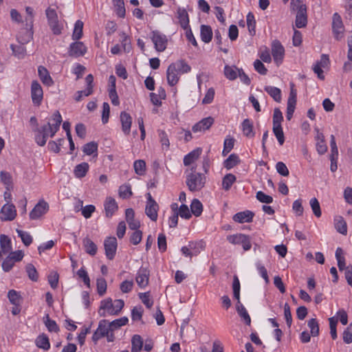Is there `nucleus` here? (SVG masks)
<instances>
[{"label":"nucleus","instance_id":"a18cd8bd","mask_svg":"<svg viewBox=\"0 0 352 352\" xmlns=\"http://www.w3.org/2000/svg\"><path fill=\"white\" fill-rule=\"evenodd\" d=\"M242 131L243 135L246 137H253L254 133H253V125L252 122L249 119H245L242 122Z\"/></svg>","mask_w":352,"mask_h":352},{"label":"nucleus","instance_id":"7ed1b4c3","mask_svg":"<svg viewBox=\"0 0 352 352\" xmlns=\"http://www.w3.org/2000/svg\"><path fill=\"white\" fill-rule=\"evenodd\" d=\"M190 170L191 173L186 177V184L190 191H199L205 185L206 177L201 173H196L195 166L191 167Z\"/></svg>","mask_w":352,"mask_h":352},{"label":"nucleus","instance_id":"774afa93","mask_svg":"<svg viewBox=\"0 0 352 352\" xmlns=\"http://www.w3.org/2000/svg\"><path fill=\"white\" fill-rule=\"evenodd\" d=\"M343 341L346 344L352 343V322L346 328L342 333Z\"/></svg>","mask_w":352,"mask_h":352},{"label":"nucleus","instance_id":"2f4dec72","mask_svg":"<svg viewBox=\"0 0 352 352\" xmlns=\"http://www.w3.org/2000/svg\"><path fill=\"white\" fill-rule=\"evenodd\" d=\"M113 309V302L111 298H109L100 302V306L98 314L100 316H105V311L111 315V310Z\"/></svg>","mask_w":352,"mask_h":352},{"label":"nucleus","instance_id":"4d7b16f0","mask_svg":"<svg viewBox=\"0 0 352 352\" xmlns=\"http://www.w3.org/2000/svg\"><path fill=\"white\" fill-rule=\"evenodd\" d=\"M234 140L232 138L227 137L223 143V149L222 155L223 156L227 155L234 147Z\"/></svg>","mask_w":352,"mask_h":352},{"label":"nucleus","instance_id":"c9c22d12","mask_svg":"<svg viewBox=\"0 0 352 352\" xmlns=\"http://www.w3.org/2000/svg\"><path fill=\"white\" fill-rule=\"evenodd\" d=\"M264 90L276 101L280 102L281 91L279 88L272 86H265Z\"/></svg>","mask_w":352,"mask_h":352},{"label":"nucleus","instance_id":"864d4df0","mask_svg":"<svg viewBox=\"0 0 352 352\" xmlns=\"http://www.w3.org/2000/svg\"><path fill=\"white\" fill-rule=\"evenodd\" d=\"M273 133L279 144L283 145L285 142V136L281 125H273Z\"/></svg>","mask_w":352,"mask_h":352},{"label":"nucleus","instance_id":"a19ab883","mask_svg":"<svg viewBox=\"0 0 352 352\" xmlns=\"http://www.w3.org/2000/svg\"><path fill=\"white\" fill-rule=\"evenodd\" d=\"M43 322L49 331L55 333L59 331V327L58 324L55 320H52L50 318L49 314H46L43 317Z\"/></svg>","mask_w":352,"mask_h":352},{"label":"nucleus","instance_id":"0eeeda50","mask_svg":"<svg viewBox=\"0 0 352 352\" xmlns=\"http://www.w3.org/2000/svg\"><path fill=\"white\" fill-rule=\"evenodd\" d=\"M146 204L145 208V213L147 217L153 221L157 219V212L159 206L155 200L152 197L150 192L146 194Z\"/></svg>","mask_w":352,"mask_h":352},{"label":"nucleus","instance_id":"ea45409f","mask_svg":"<svg viewBox=\"0 0 352 352\" xmlns=\"http://www.w3.org/2000/svg\"><path fill=\"white\" fill-rule=\"evenodd\" d=\"M25 272L30 278L33 282H37L39 278L38 273L34 267V265L32 263H28L25 265Z\"/></svg>","mask_w":352,"mask_h":352},{"label":"nucleus","instance_id":"338daca9","mask_svg":"<svg viewBox=\"0 0 352 352\" xmlns=\"http://www.w3.org/2000/svg\"><path fill=\"white\" fill-rule=\"evenodd\" d=\"M76 274L82 280L84 284L87 287H90V278L85 269H84V267H81L77 271Z\"/></svg>","mask_w":352,"mask_h":352},{"label":"nucleus","instance_id":"69168bd1","mask_svg":"<svg viewBox=\"0 0 352 352\" xmlns=\"http://www.w3.org/2000/svg\"><path fill=\"white\" fill-rule=\"evenodd\" d=\"M124 305L123 300L118 299L113 302V309L111 310V315H118Z\"/></svg>","mask_w":352,"mask_h":352},{"label":"nucleus","instance_id":"aec40b11","mask_svg":"<svg viewBox=\"0 0 352 352\" xmlns=\"http://www.w3.org/2000/svg\"><path fill=\"white\" fill-rule=\"evenodd\" d=\"M254 214L250 210H245L236 213L232 219L235 222L243 223L252 222Z\"/></svg>","mask_w":352,"mask_h":352},{"label":"nucleus","instance_id":"bf43d9fd","mask_svg":"<svg viewBox=\"0 0 352 352\" xmlns=\"http://www.w3.org/2000/svg\"><path fill=\"white\" fill-rule=\"evenodd\" d=\"M158 135L160 138V141L162 144V146L163 149L168 150L170 146V142L166 133L163 130H158Z\"/></svg>","mask_w":352,"mask_h":352},{"label":"nucleus","instance_id":"0e129e2a","mask_svg":"<svg viewBox=\"0 0 352 352\" xmlns=\"http://www.w3.org/2000/svg\"><path fill=\"white\" fill-rule=\"evenodd\" d=\"M122 38L121 44L125 52H129L131 50L130 38L124 32L120 34Z\"/></svg>","mask_w":352,"mask_h":352},{"label":"nucleus","instance_id":"3c124183","mask_svg":"<svg viewBox=\"0 0 352 352\" xmlns=\"http://www.w3.org/2000/svg\"><path fill=\"white\" fill-rule=\"evenodd\" d=\"M307 325L310 329V334L313 336H318L319 335V324L316 318H311L308 320Z\"/></svg>","mask_w":352,"mask_h":352},{"label":"nucleus","instance_id":"393cba45","mask_svg":"<svg viewBox=\"0 0 352 352\" xmlns=\"http://www.w3.org/2000/svg\"><path fill=\"white\" fill-rule=\"evenodd\" d=\"M179 74L173 68L170 64L166 71L167 81L170 86L175 85L179 80Z\"/></svg>","mask_w":352,"mask_h":352},{"label":"nucleus","instance_id":"423d86ee","mask_svg":"<svg viewBox=\"0 0 352 352\" xmlns=\"http://www.w3.org/2000/svg\"><path fill=\"white\" fill-rule=\"evenodd\" d=\"M151 39L154 44V47L159 52H164L167 47L168 38L166 35L158 30L151 32Z\"/></svg>","mask_w":352,"mask_h":352},{"label":"nucleus","instance_id":"79ce46f5","mask_svg":"<svg viewBox=\"0 0 352 352\" xmlns=\"http://www.w3.org/2000/svg\"><path fill=\"white\" fill-rule=\"evenodd\" d=\"M236 311L239 316L244 320V322L247 325H250L251 324V318L248 313V311L246 310L245 307L242 305H236Z\"/></svg>","mask_w":352,"mask_h":352},{"label":"nucleus","instance_id":"c756f323","mask_svg":"<svg viewBox=\"0 0 352 352\" xmlns=\"http://www.w3.org/2000/svg\"><path fill=\"white\" fill-rule=\"evenodd\" d=\"M201 39L205 43H208L212 38V30L210 25H201L200 28Z\"/></svg>","mask_w":352,"mask_h":352},{"label":"nucleus","instance_id":"2eb2a0df","mask_svg":"<svg viewBox=\"0 0 352 352\" xmlns=\"http://www.w3.org/2000/svg\"><path fill=\"white\" fill-rule=\"evenodd\" d=\"M105 254L108 259L112 260L117 250V239L115 236L107 237L104 242Z\"/></svg>","mask_w":352,"mask_h":352},{"label":"nucleus","instance_id":"f3484780","mask_svg":"<svg viewBox=\"0 0 352 352\" xmlns=\"http://www.w3.org/2000/svg\"><path fill=\"white\" fill-rule=\"evenodd\" d=\"M149 271L146 268L141 267L137 272L135 280L140 288H145L149 280Z\"/></svg>","mask_w":352,"mask_h":352},{"label":"nucleus","instance_id":"f257e3e1","mask_svg":"<svg viewBox=\"0 0 352 352\" xmlns=\"http://www.w3.org/2000/svg\"><path fill=\"white\" fill-rule=\"evenodd\" d=\"M51 121L52 122H48L41 128L36 129L34 140L38 145L44 146L47 138H53L59 130L62 122V116L58 111H56L53 113Z\"/></svg>","mask_w":352,"mask_h":352},{"label":"nucleus","instance_id":"c85d7f7f","mask_svg":"<svg viewBox=\"0 0 352 352\" xmlns=\"http://www.w3.org/2000/svg\"><path fill=\"white\" fill-rule=\"evenodd\" d=\"M334 226L338 232L346 235L347 225L344 218L341 216H336L334 218Z\"/></svg>","mask_w":352,"mask_h":352},{"label":"nucleus","instance_id":"6e6d98bb","mask_svg":"<svg viewBox=\"0 0 352 352\" xmlns=\"http://www.w3.org/2000/svg\"><path fill=\"white\" fill-rule=\"evenodd\" d=\"M132 195L131 187L130 184H124L119 188V196L122 199H127Z\"/></svg>","mask_w":352,"mask_h":352},{"label":"nucleus","instance_id":"cd10ccee","mask_svg":"<svg viewBox=\"0 0 352 352\" xmlns=\"http://www.w3.org/2000/svg\"><path fill=\"white\" fill-rule=\"evenodd\" d=\"M201 148H197L194 149L187 155H186L184 157V164L185 166H189L192 164L194 162H195L201 154Z\"/></svg>","mask_w":352,"mask_h":352},{"label":"nucleus","instance_id":"a878e982","mask_svg":"<svg viewBox=\"0 0 352 352\" xmlns=\"http://www.w3.org/2000/svg\"><path fill=\"white\" fill-rule=\"evenodd\" d=\"M89 170V165L87 162H82L74 167V175L78 179H81L86 176Z\"/></svg>","mask_w":352,"mask_h":352},{"label":"nucleus","instance_id":"1a4fd4ad","mask_svg":"<svg viewBox=\"0 0 352 352\" xmlns=\"http://www.w3.org/2000/svg\"><path fill=\"white\" fill-rule=\"evenodd\" d=\"M22 260V250L11 252L2 263V268L4 272H9L16 261Z\"/></svg>","mask_w":352,"mask_h":352},{"label":"nucleus","instance_id":"a211bd4d","mask_svg":"<svg viewBox=\"0 0 352 352\" xmlns=\"http://www.w3.org/2000/svg\"><path fill=\"white\" fill-rule=\"evenodd\" d=\"M214 123V119L212 117L203 118L197 122L192 128L194 133L204 132L208 130Z\"/></svg>","mask_w":352,"mask_h":352},{"label":"nucleus","instance_id":"e2e57ef3","mask_svg":"<svg viewBox=\"0 0 352 352\" xmlns=\"http://www.w3.org/2000/svg\"><path fill=\"white\" fill-rule=\"evenodd\" d=\"M107 282L104 278H99L96 280L97 292L99 296H102L107 291Z\"/></svg>","mask_w":352,"mask_h":352},{"label":"nucleus","instance_id":"680f3d73","mask_svg":"<svg viewBox=\"0 0 352 352\" xmlns=\"http://www.w3.org/2000/svg\"><path fill=\"white\" fill-rule=\"evenodd\" d=\"M330 334L333 340H336L338 338L337 335V324L338 320L336 317H331L329 318Z\"/></svg>","mask_w":352,"mask_h":352},{"label":"nucleus","instance_id":"ddd939ff","mask_svg":"<svg viewBox=\"0 0 352 352\" xmlns=\"http://www.w3.org/2000/svg\"><path fill=\"white\" fill-rule=\"evenodd\" d=\"M332 31L335 38L340 40L343 36L344 25L341 16L337 12L334 13L332 19Z\"/></svg>","mask_w":352,"mask_h":352},{"label":"nucleus","instance_id":"9d476101","mask_svg":"<svg viewBox=\"0 0 352 352\" xmlns=\"http://www.w3.org/2000/svg\"><path fill=\"white\" fill-rule=\"evenodd\" d=\"M8 298L10 302L13 305L11 309L12 314L14 316L19 314L21 312V292L14 289H10L8 292Z\"/></svg>","mask_w":352,"mask_h":352},{"label":"nucleus","instance_id":"13d9d810","mask_svg":"<svg viewBox=\"0 0 352 352\" xmlns=\"http://www.w3.org/2000/svg\"><path fill=\"white\" fill-rule=\"evenodd\" d=\"M309 204L314 215L318 218L320 217L322 212L318 200L316 197L311 198Z\"/></svg>","mask_w":352,"mask_h":352},{"label":"nucleus","instance_id":"b1692460","mask_svg":"<svg viewBox=\"0 0 352 352\" xmlns=\"http://www.w3.org/2000/svg\"><path fill=\"white\" fill-rule=\"evenodd\" d=\"M2 219L7 221H12L15 218L16 210L13 205L5 204L1 210Z\"/></svg>","mask_w":352,"mask_h":352},{"label":"nucleus","instance_id":"f8f14e48","mask_svg":"<svg viewBox=\"0 0 352 352\" xmlns=\"http://www.w3.org/2000/svg\"><path fill=\"white\" fill-rule=\"evenodd\" d=\"M112 331L109 322L102 320L98 323V327L92 336V340L96 343L100 338L105 337L108 333Z\"/></svg>","mask_w":352,"mask_h":352},{"label":"nucleus","instance_id":"20e7f679","mask_svg":"<svg viewBox=\"0 0 352 352\" xmlns=\"http://www.w3.org/2000/svg\"><path fill=\"white\" fill-rule=\"evenodd\" d=\"M25 32H23V44L33 39L34 9L31 7L25 8Z\"/></svg>","mask_w":352,"mask_h":352},{"label":"nucleus","instance_id":"052dcab7","mask_svg":"<svg viewBox=\"0 0 352 352\" xmlns=\"http://www.w3.org/2000/svg\"><path fill=\"white\" fill-rule=\"evenodd\" d=\"M128 321L129 320L127 317H122L120 318L116 319L109 323L110 324L112 331H113L114 330L118 329L120 327L126 324Z\"/></svg>","mask_w":352,"mask_h":352},{"label":"nucleus","instance_id":"4c0bfd02","mask_svg":"<svg viewBox=\"0 0 352 352\" xmlns=\"http://www.w3.org/2000/svg\"><path fill=\"white\" fill-rule=\"evenodd\" d=\"M188 246L191 250L192 256L198 255L205 248V243L203 241L189 242Z\"/></svg>","mask_w":352,"mask_h":352},{"label":"nucleus","instance_id":"603ef678","mask_svg":"<svg viewBox=\"0 0 352 352\" xmlns=\"http://www.w3.org/2000/svg\"><path fill=\"white\" fill-rule=\"evenodd\" d=\"M82 151L87 155H91L94 153H97L98 151V144L95 142H91L84 145Z\"/></svg>","mask_w":352,"mask_h":352},{"label":"nucleus","instance_id":"6ab92c4d","mask_svg":"<svg viewBox=\"0 0 352 352\" xmlns=\"http://www.w3.org/2000/svg\"><path fill=\"white\" fill-rule=\"evenodd\" d=\"M120 122L122 124V130L124 135H128L131 132V126L132 124V118L129 113L122 111L120 116Z\"/></svg>","mask_w":352,"mask_h":352},{"label":"nucleus","instance_id":"5701e85b","mask_svg":"<svg viewBox=\"0 0 352 352\" xmlns=\"http://www.w3.org/2000/svg\"><path fill=\"white\" fill-rule=\"evenodd\" d=\"M177 18L181 27L184 30H187L189 27V16L186 10L184 8L177 9Z\"/></svg>","mask_w":352,"mask_h":352},{"label":"nucleus","instance_id":"09e8293b","mask_svg":"<svg viewBox=\"0 0 352 352\" xmlns=\"http://www.w3.org/2000/svg\"><path fill=\"white\" fill-rule=\"evenodd\" d=\"M247 25L250 35L255 34L256 21L254 15L252 12H249L246 16Z\"/></svg>","mask_w":352,"mask_h":352},{"label":"nucleus","instance_id":"473e14b6","mask_svg":"<svg viewBox=\"0 0 352 352\" xmlns=\"http://www.w3.org/2000/svg\"><path fill=\"white\" fill-rule=\"evenodd\" d=\"M173 66V68L179 74V75L182 74L188 73L190 71L191 67L190 65L187 64V63L184 60H179L175 63H171Z\"/></svg>","mask_w":352,"mask_h":352},{"label":"nucleus","instance_id":"5fc2aeb1","mask_svg":"<svg viewBox=\"0 0 352 352\" xmlns=\"http://www.w3.org/2000/svg\"><path fill=\"white\" fill-rule=\"evenodd\" d=\"M134 170L136 174L143 175L146 171V163L144 160H135L133 163Z\"/></svg>","mask_w":352,"mask_h":352},{"label":"nucleus","instance_id":"37998d69","mask_svg":"<svg viewBox=\"0 0 352 352\" xmlns=\"http://www.w3.org/2000/svg\"><path fill=\"white\" fill-rule=\"evenodd\" d=\"M240 163V160L236 154H231L223 162L224 167L230 170Z\"/></svg>","mask_w":352,"mask_h":352},{"label":"nucleus","instance_id":"4be33fe9","mask_svg":"<svg viewBox=\"0 0 352 352\" xmlns=\"http://www.w3.org/2000/svg\"><path fill=\"white\" fill-rule=\"evenodd\" d=\"M38 74L41 80L45 85L51 87L54 85V80L45 67L39 66L38 68Z\"/></svg>","mask_w":352,"mask_h":352},{"label":"nucleus","instance_id":"f704fd0d","mask_svg":"<svg viewBox=\"0 0 352 352\" xmlns=\"http://www.w3.org/2000/svg\"><path fill=\"white\" fill-rule=\"evenodd\" d=\"M143 347V339L140 335H134L131 338V352H140Z\"/></svg>","mask_w":352,"mask_h":352},{"label":"nucleus","instance_id":"412c9836","mask_svg":"<svg viewBox=\"0 0 352 352\" xmlns=\"http://www.w3.org/2000/svg\"><path fill=\"white\" fill-rule=\"evenodd\" d=\"M106 216L111 217L113 214L118 210V206L116 200L109 197H107L104 204Z\"/></svg>","mask_w":352,"mask_h":352},{"label":"nucleus","instance_id":"58836bf2","mask_svg":"<svg viewBox=\"0 0 352 352\" xmlns=\"http://www.w3.org/2000/svg\"><path fill=\"white\" fill-rule=\"evenodd\" d=\"M0 179L1 182L5 185L7 190H11L13 188L12 176L8 172L5 170L1 171Z\"/></svg>","mask_w":352,"mask_h":352},{"label":"nucleus","instance_id":"e433bc0d","mask_svg":"<svg viewBox=\"0 0 352 352\" xmlns=\"http://www.w3.org/2000/svg\"><path fill=\"white\" fill-rule=\"evenodd\" d=\"M83 22L80 20L76 21L72 36L74 41H78L82 38L83 34Z\"/></svg>","mask_w":352,"mask_h":352},{"label":"nucleus","instance_id":"de8ad7c7","mask_svg":"<svg viewBox=\"0 0 352 352\" xmlns=\"http://www.w3.org/2000/svg\"><path fill=\"white\" fill-rule=\"evenodd\" d=\"M236 178L233 174L229 173L224 176L222 180V187L225 190H229Z\"/></svg>","mask_w":352,"mask_h":352},{"label":"nucleus","instance_id":"4468645a","mask_svg":"<svg viewBox=\"0 0 352 352\" xmlns=\"http://www.w3.org/2000/svg\"><path fill=\"white\" fill-rule=\"evenodd\" d=\"M272 55L277 65H279L285 56V49L278 41H274L272 44Z\"/></svg>","mask_w":352,"mask_h":352},{"label":"nucleus","instance_id":"39448f33","mask_svg":"<svg viewBox=\"0 0 352 352\" xmlns=\"http://www.w3.org/2000/svg\"><path fill=\"white\" fill-rule=\"evenodd\" d=\"M227 241L233 245H241L245 251L250 250L252 247L250 238L244 234H235L227 236Z\"/></svg>","mask_w":352,"mask_h":352},{"label":"nucleus","instance_id":"dca6fc26","mask_svg":"<svg viewBox=\"0 0 352 352\" xmlns=\"http://www.w3.org/2000/svg\"><path fill=\"white\" fill-rule=\"evenodd\" d=\"M48 210V204L43 200L40 201L30 212V218L31 219H37L45 214Z\"/></svg>","mask_w":352,"mask_h":352},{"label":"nucleus","instance_id":"49530a36","mask_svg":"<svg viewBox=\"0 0 352 352\" xmlns=\"http://www.w3.org/2000/svg\"><path fill=\"white\" fill-rule=\"evenodd\" d=\"M190 210L195 217H199L203 211L201 202L197 199H194L190 204Z\"/></svg>","mask_w":352,"mask_h":352},{"label":"nucleus","instance_id":"7c9ffc66","mask_svg":"<svg viewBox=\"0 0 352 352\" xmlns=\"http://www.w3.org/2000/svg\"><path fill=\"white\" fill-rule=\"evenodd\" d=\"M0 246L3 254H8L12 252L11 239L5 234L0 235Z\"/></svg>","mask_w":352,"mask_h":352},{"label":"nucleus","instance_id":"9b49d317","mask_svg":"<svg viewBox=\"0 0 352 352\" xmlns=\"http://www.w3.org/2000/svg\"><path fill=\"white\" fill-rule=\"evenodd\" d=\"M87 52V48L82 42L75 41L69 45L67 53L71 57L78 58L83 56Z\"/></svg>","mask_w":352,"mask_h":352},{"label":"nucleus","instance_id":"72a5a7b5","mask_svg":"<svg viewBox=\"0 0 352 352\" xmlns=\"http://www.w3.org/2000/svg\"><path fill=\"white\" fill-rule=\"evenodd\" d=\"M82 243L85 250L87 254L91 256H94L96 254L98 250L97 246L89 238H85Z\"/></svg>","mask_w":352,"mask_h":352},{"label":"nucleus","instance_id":"8fccbe9b","mask_svg":"<svg viewBox=\"0 0 352 352\" xmlns=\"http://www.w3.org/2000/svg\"><path fill=\"white\" fill-rule=\"evenodd\" d=\"M113 3L116 7L117 15L120 18H124L126 10L124 0H113Z\"/></svg>","mask_w":352,"mask_h":352},{"label":"nucleus","instance_id":"6e6552de","mask_svg":"<svg viewBox=\"0 0 352 352\" xmlns=\"http://www.w3.org/2000/svg\"><path fill=\"white\" fill-rule=\"evenodd\" d=\"M31 98L36 107H39L43 99V91L41 84L37 80H33L31 84Z\"/></svg>","mask_w":352,"mask_h":352},{"label":"nucleus","instance_id":"c03bdc74","mask_svg":"<svg viewBox=\"0 0 352 352\" xmlns=\"http://www.w3.org/2000/svg\"><path fill=\"white\" fill-rule=\"evenodd\" d=\"M238 69L235 66L226 65L224 67V75L230 80H234L238 77Z\"/></svg>","mask_w":352,"mask_h":352},{"label":"nucleus","instance_id":"f03ea898","mask_svg":"<svg viewBox=\"0 0 352 352\" xmlns=\"http://www.w3.org/2000/svg\"><path fill=\"white\" fill-rule=\"evenodd\" d=\"M291 8L296 12L295 25L298 28H305L307 24V7L303 0H292Z\"/></svg>","mask_w":352,"mask_h":352},{"label":"nucleus","instance_id":"bb28decb","mask_svg":"<svg viewBox=\"0 0 352 352\" xmlns=\"http://www.w3.org/2000/svg\"><path fill=\"white\" fill-rule=\"evenodd\" d=\"M36 346L45 351H48L50 349V342L48 336L45 333H41L37 336L35 340Z\"/></svg>","mask_w":352,"mask_h":352}]
</instances>
